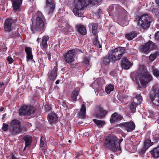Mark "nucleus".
<instances>
[{"mask_svg":"<svg viewBox=\"0 0 159 159\" xmlns=\"http://www.w3.org/2000/svg\"><path fill=\"white\" fill-rule=\"evenodd\" d=\"M98 4V0H73L72 7V11L77 16H83L82 11L89 5L94 6Z\"/></svg>","mask_w":159,"mask_h":159,"instance_id":"1","label":"nucleus"},{"mask_svg":"<svg viewBox=\"0 0 159 159\" xmlns=\"http://www.w3.org/2000/svg\"><path fill=\"white\" fill-rule=\"evenodd\" d=\"M144 66L140 65L139 70L141 71L138 75L139 81L137 82V85L139 88H145L148 86L149 83L153 80L152 75L147 71L144 70Z\"/></svg>","mask_w":159,"mask_h":159,"instance_id":"2","label":"nucleus"},{"mask_svg":"<svg viewBox=\"0 0 159 159\" xmlns=\"http://www.w3.org/2000/svg\"><path fill=\"white\" fill-rule=\"evenodd\" d=\"M37 17L35 24L32 22L31 28V30L34 32L36 31H41L43 29L45 25L44 19L42 13L38 11L36 13Z\"/></svg>","mask_w":159,"mask_h":159,"instance_id":"3","label":"nucleus"},{"mask_svg":"<svg viewBox=\"0 0 159 159\" xmlns=\"http://www.w3.org/2000/svg\"><path fill=\"white\" fill-rule=\"evenodd\" d=\"M118 138L115 136L111 135L106 137L104 145L111 151L114 152L118 151V144L117 143Z\"/></svg>","mask_w":159,"mask_h":159,"instance_id":"4","label":"nucleus"},{"mask_svg":"<svg viewBox=\"0 0 159 159\" xmlns=\"http://www.w3.org/2000/svg\"><path fill=\"white\" fill-rule=\"evenodd\" d=\"M8 131L10 134L16 135L22 131L20 122L18 120L14 119L10 122Z\"/></svg>","mask_w":159,"mask_h":159,"instance_id":"5","label":"nucleus"},{"mask_svg":"<svg viewBox=\"0 0 159 159\" xmlns=\"http://www.w3.org/2000/svg\"><path fill=\"white\" fill-rule=\"evenodd\" d=\"M125 52V48L124 47H118L114 49L110 54L112 61H115L119 60Z\"/></svg>","mask_w":159,"mask_h":159,"instance_id":"6","label":"nucleus"},{"mask_svg":"<svg viewBox=\"0 0 159 159\" xmlns=\"http://www.w3.org/2000/svg\"><path fill=\"white\" fill-rule=\"evenodd\" d=\"M150 17L148 15L144 14L139 19L138 25L140 29H147L150 25Z\"/></svg>","mask_w":159,"mask_h":159,"instance_id":"7","label":"nucleus"},{"mask_svg":"<svg viewBox=\"0 0 159 159\" xmlns=\"http://www.w3.org/2000/svg\"><path fill=\"white\" fill-rule=\"evenodd\" d=\"M114 17L117 20L120 21L121 25L123 26L128 24L127 14L125 10H124L123 12L115 15L114 16Z\"/></svg>","mask_w":159,"mask_h":159,"instance_id":"8","label":"nucleus"},{"mask_svg":"<svg viewBox=\"0 0 159 159\" xmlns=\"http://www.w3.org/2000/svg\"><path fill=\"white\" fill-rule=\"evenodd\" d=\"M75 52L74 50H71L68 51L66 53L64 54L65 60L67 63L71 64L75 61Z\"/></svg>","mask_w":159,"mask_h":159,"instance_id":"9","label":"nucleus"},{"mask_svg":"<svg viewBox=\"0 0 159 159\" xmlns=\"http://www.w3.org/2000/svg\"><path fill=\"white\" fill-rule=\"evenodd\" d=\"M34 111V108L31 106L22 107L19 110V114L20 116H30Z\"/></svg>","mask_w":159,"mask_h":159,"instance_id":"10","label":"nucleus"},{"mask_svg":"<svg viewBox=\"0 0 159 159\" xmlns=\"http://www.w3.org/2000/svg\"><path fill=\"white\" fill-rule=\"evenodd\" d=\"M14 23V20L11 19H7L6 20L4 25V30L8 32L11 31L13 29Z\"/></svg>","mask_w":159,"mask_h":159,"instance_id":"11","label":"nucleus"},{"mask_svg":"<svg viewBox=\"0 0 159 159\" xmlns=\"http://www.w3.org/2000/svg\"><path fill=\"white\" fill-rule=\"evenodd\" d=\"M153 47V43L152 42L149 41L144 45L140 47V50L143 52L148 53L150 52Z\"/></svg>","mask_w":159,"mask_h":159,"instance_id":"12","label":"nucleus"},{"mask_svg":"<svg viewBox=\"0 0 159 159\" xmlns=\"http://www.w3.org/2000/svg\"><path fill=\"white\" fill-rule=\"evenodd\" d=\"M121 125L128 132H130L134 130L135 127L134 123L132 121L125 122L121 124Z\"/></svg>","mask_w":159,"mask_h":159,"instance_id":"13","label":"nucleus"},{"mask_svg":"<svg viewBox=\"0 0 159 159\" xmlns=\"http://www.w3.org/2000/svg\"><path fill=\"white\" fill-rule=\"evenodd\" d=\"M45 8L49 10V13L52 12L55 8V0H46Z\"/></svg>","mask_w":159,"mask_h":159,"instance_id":"14","label":"nucleus"},{"mask_svg":"<svg viewBox=\"0 0 159 159\" xmlns=\"http://www.w3.org/2000/svg\"><path fill=\"white\" fill-rule=\"evenodd\" d=\"M86 103L83 102L80 108V111L79 112V117L81 118L84 119L86 118Z\"/></svg>","mask_w":159,"mask_h":159,"instance_id":"15","label":"nucleus"},{"mask_svg":"<svg viewBox=\"0 0 159 159\" xmlns=\"http://www.w3.org/2000/svg\"><path fill=\"white\" fill-rule=\"evenodd\" d=\"M122 118L120 115L115 112L111 115L110 121L111 123H113L122 120Z\"/></svg>","mask_w":159,"mask_h":159,"instance_id":"16","label":"nucleus"},{"mask_svg":"<svg viewBox=\"0 0 159 159\" xmlns=\"http://www.w3.org/2000/svg\"><path fill=\"white\" fill-rule=\"evenodd\" d=\"M121 66L125 69H128L130 68L131 65L130 63L128 60L125 57H123L122 59Z\"/></svg>","mask_w":159,"mask_h":159,"instance_id":"17","label":"nucleus"},{"mask_svg":"<svg viewBox=\"0 0 159 159\" xmlns=\"http://www.w3.org/2000/svg\"><path fill=\"white\" fill-rule=\"evenodd\" d=\"M57 67L55 66L52 70L48 73V79L51 80H54L57 75Z\"/></svg>","mask_w":159,"mask_h":159,"instance_id":"18","label":"nucleus"},{"mask_svg":"<svg viewBox=\"0 0 159 159\" xmlns=\"http://www.w3.org/2000/svg\"><path fill=\"white\" fill-rule=\"evenodd\" d=\"M48 119L50 123H55L57 120V117L55 113H52L48 115Z\"/></svg>","mask_w":159,"mask_h":159,"instance_id":"19","label":"nucleus"},{"mask_svg":"<svg viewBox=\"0 0 159 159\" xmlns=\"http://www.w3.org/2000/svg\"><path fill=\"white\" fill-rule=\"evenodd\" d=\"M25 51L26 53V61H30L33 58V56L32 54V48H31L26 47L25 48Z\"/></svg>","mask_w":159,"mask_h":159,"instance_id":"20","label":"nucleus"},{"mask_svg":"<svg viewBox=\"0 0 159 159\" xmlns=\"http://www.w3.org/2000/svg\"><path fill=\"white\" fill-rule=\"evenodd\" d=\"M150 96L152 95L153 96L159 95V85L156 84L153 86L152 88Z\"/></svg>","mask_w":159,"mask_h":159,"instance_id":"21","label":"nucleus"},{"mask_svg":"<svg viewBox=\"0 0 159 159\" xmlns=\"http://www.w3.org/2000/svg\"><path fill=\"white\" fill-rule=\"evenodd\" d=\"M22 0H11L12 7L14 10L16 11L20 7L22 2Z\"/></svg>","mask_w":159,"mask_h":159,"instance_id":"22","label":"nucleus"},{"mask_svg":"<svg viewBox=\"0 0 159 159\" xmlns=\"http://www.w3.org/2000/svg\"><path fill=\"white\" fill-rule=\"evenodd\" d=\"M77 31L82 35H85L86 34V30L84 26L81 24L78 25L76 26Z\"/></svg>","mask_w":159,"mask_h":159,"instance_id":"23","label":"nucleus"},{"mask_svg":"<svg viewBox=\"0 0 159 159\" xmlns=\"http://www.w3.org/2000/svg\"><path fill=\"white\" fill-rule=\"evenodd\" d=\"M25 143L24 150L26 148H29L32 142V138L31 136L28 135L25 136L24 138Z\"/></svg>","mask_w":159,"mask_h":159,"instance_id":"24","label":"nucleus"},{"mask_svg":"<svg viewBox=\"0 0 159 159\" xmlns=\"http://www.w3.org/2000/svg\"><path fill=\"white\" fill-rule=\"evenodd\" d=\"M150 152L153 157H159V146L154 148Z\"/></svg>","mask_w":159,"mask_h":159,"instance_id":"25","label":"nucleus"},{"mask_svg":"<svg viewBox=\"0 0 159 159\" xmlns=\"http://www.w3.org/2000/svg\"><path fill=\"white\" fill-rule=\"evenodd\" d=\"M150 97L151 101L154 105L159 106V95L155 96L152 95Z\"/></svg>","mask_w":159,"mask_h":159,"instance_id":"26","label":"nucleus"},{"mask_svg":"<svg viewBox=\"0 0 159 159\" xmlns=\"http://www.w3.org/2000/svg\"><path fill=\"white\" fill-rule=\"evenodd\" d=\"M49 37L48 35L44 36L42 38L41 45L43 48H46L48 47L47 42L49 39Z\"/></svg>","mask_w":159,"mask_h":159,"instance_id":"27","label":"nucleus"},{"mask_svg":"<svg viewBox=\"0 0 159 159\" xmlns=\"http://www.w3.org/2000/svg\"><path fill=\"white\" fill-rule=\"evenodd\" d=\"M137 35L136 32L133 31L125 35V38L128 40H131L135 37Z\"/></svg>","mask_w":159,"mask_h":159,"instance_id":"28","label":"nucleus"},{"mask_svg":"<svg viewBox=\"0 0 159 159\" xmlns=\"http://www.w3.org/2000/svg\"><path fill=\"white\" fill-rule=\"evenodd\" d=\"M79 89H75L74 91L72 93L71 97L72 100L74 101H76L77 100V97L79 95Z\"/></svg>","mask_w":159,"mask_h":159,"instance_id":"29","label":"nucleus"},{"mask_svg":"<svg viewBox=\"0 0 159 159\" xmlns=\"http://www.w3.org/2000/svg\"><path fill=\"white\" fill-rule=\"evenodd\" d=\"M100 113L96 115L97 117L102 118L107 113V111L102 108H100L99 109Z\"/></svg>","mask_w":159,"mask_h":159,"instance_id":"30","label":"nucleus"},{"mask_svg":"<svg viewBox=\"0 0 159 159\" xmlns=\"http://www.w3.org/2000/svg\"><path fill=\"white\" fill-rule=\"evenodd\" d=\"M89 25L92 26V33L94 35H95L98 33V24H97L91 23L89 24Z\"/></svg>","mask_w":159,"mask_h":159,"instance_id":"31","label":"nucleus"},{"mask_svg":"<svg viewBox=\"0 0 159 159\" xmlns=\"http://www.w3.org/2000/svg\"><path fill=\"white\" fill-rule=\"evenodd\" d=\"M93 121L99 128H101L105 125V122L103 120L93 119Z\"/></svg>","mask_w":159,"mask_h":159,"instance_id":"32","label":"nucleus"},{"mask_svg":"<svg viewBox=\"0 0 159 159\" xmlns=\"http://www.w3.org/2000/svg\"><path fill=\"white\" fill-rule=\"evenodd\" d=\"M138 104L136 102L134 101L130 104V109L132 112L134 113L136 112V108Z\"/></svg>","mask_w":159,"mask_h":159,"instance_id":"33","label":"nucleus"},{"mask_svg":"<svg viewBox=\"0 0 159 159\" xmlns=\"http://www.w3.org/2000/svg\"><path fill=\"white\" fill-rule=\"evenodd\" d=\"M110 61H112L111 59L110 54H109L103 58V62L104 64L107 65L108 64Z\"/></svg>","mask_w":159,"mask_h":159,"instance_id":"34","label":"nucleus"},{"mask_svg":"<svg viewBox=\"0 0 159 159\" xmlns=\"http://www.w3.org/2000/svg\"><path fill=\"white\" fill-rule=\"evenodd\" d=\"M136 100H137V102L136 103H137L138 104H140L143 101L142 97L141 95L139 94H137L135 97L134 98V101L135 102Z\"/></svg>","mask_w":159,"mask_h":159,"instance_id":"35","label":"nucleus"},{"mask_svg":"<svg viewBox=\"0 0 159 159\" xmlns=\"http://www.w3.org/2000/svg\"><path fill=\"white\" fill-rule=\"evenodd\" d=\"M84 63L86 66V69L88 70L91 68V66L90 65V63L89 59L87 58H84Z\"/></svg>","mask_w":159,"mask_h":159,"instance_id":"36","label":"nucleus"},{"mask_svg":"<svg viewBox=\"0 0 159 159\" xmlns=\"http://www.w3.org/2000/svg\"><path fill=\"white\" fill-rule=\"evenodd\" d=\"M153 144V143L151 142V140L149 139H148L145 140L144 142V146L147 148H148L149 147L152 146Z\"/></svg>","mask_w":159,"mask_h":159,"instance_id":"37","label":"nucleus"},{"mask_svg":"<svg viewBox=\"0 0 159 159\" xmlns=\"http://www.w3.org/2000/svg\"><path fill=\"white\" fill-rule=\"evenodd\" d=\"M114 89V86L111 84H109L106 88L105 91L106 93L108 94L111 91H113Z\"/></svg>","mask_w":159,"mask_h":159,"instance_id":"38","label":"nucleus"},{"mask_svg":"<svg viewBox=\"0 0 159 159\" xmlns=\"http://www.w3.org/2000/svg\"><path fill=\"white\" fill-rule=\"evenodd\" d=\"M159 55V54L157 52H156L155 53L151 55L149 57L150 60L151 61H153L157 56Z\"/></svg>","mask_w":159,"mask_h":159,"instance_id":"39","label":"nucleus"},{"mask_svg":"<svg viewBox=\"0 0 159 159\" xmlns=\"http://www.w3.org/2000/svg\"><path fill=\"white\" fill-rule=\"evenodd\" d=\"M65 29L66 30L65 31L66 33H67L69 32H72L74 31V29L73 27L70 25H67Z\"/></svg>","mask_w":159,"mask_h":159,"instance_id":"40","label":"nucleus"},{"mask_svg":"<svg viewBox=\"0 0 159 159\" xmlns=\"http://www.w3.org/2000/svg\"><path fill=\"white\" fill-rule=\"evenodd\" d=\"M152 135L154 140H157L159 139V134L157 133L156 131H153Z\"/></svg>","mask_w":159,"mask_h":159,"instance_id":"41","label":"nucleus"},{"mask_svg":"<svg viewBox=\"0 0 159 159\" xmlns=\"http://www.w3.org/2000/svg\"><path fill=\"white\" fill-rule=\"evenodd\" d=\"M93 44L97 47L101 48L102 47V45L100 44L99 42L96 39L93 41Z\"/></svg>","mask_w":159,"mask_h":159,"instance_id":"42","label":"nucleus"},{"mask_svg":"<svg viewBox=\"0 0 159 159\" xmlns=\"http://www.w3.org/2000/svg\"><path fill=\"white\" fill-rule=\"evenodd\" d=\"M153 72L154 75L156 77H158L159 76V71L157 69L153 68Z\"/></svg>","mask_w":159,"mask_h":159,"instance_id":"43","label":"nucleus"},{"mask_svg":"<svg viewBox=\"0 0 159 159\" xmlns=\"http://www.w3.org/2000/svg\"><path fill=\"white\" fill-rule=\"evenodd\" d=\"M8 125L5 123H3L2 125V129L3 130L6 131L8 129Z\"/></svg>","mask_w":159,"mask_h":159,"instance_id":"44","label":"nucleus"},{"mask_svg":"<svg viewBox=\"0 0 159 159\" xmlns=\"http://www.w3.org/2000/svg\"><path fill=\"white\" fill-rule=\"evenodd\" d=\"M44 108L46 111H48L51 110V107L48 105H46L44 106Z\"/></svg>","mask_w":159,"mask_h":159,"instance_id":"45","label":"nucleus"},{"mask_svg":"<svg viewBox=\"0 0 159 159\" xmlns=\"http://www.w3.org/2000/svg\"><path fill=\"white\" fill-rule=\"evenodd\" d=\"M118 141H117V143H118V146L119 148H118V151H120L121 150V149H120V143L123 140V139H118Z\"/></svg>","mask_w":159,"mask_h":159,"instance_id":"46","label":"nucleus"},{"mask_svg":"<svg viewBox=\"0 0 159 159\" xmlns=\"http://www.w3.org/2000/svg\"><path fill=\"white\" fill-rule=\"evenodd\" d=\"M152 12L155 15H157V14L158 12V10L157 9H156L155 8H153L151 10Z\"/></svg>","mask_w":159,"mask_h":159,"instance_id":"47","label":"nucleus"},{"mask_svg":"<svg viewBox=\"0 0 159 159\" xmlns=\"http://www.w3.org/2000/svg\"><path fill=\"white\" fill-rule=\"evenodd\" d=\"M45 145V143L44 141L42 140V138L41 137L40 142V146L42 147H44Z\"/></svg>","mask_w":159,"mask_h":159,"instance_id":"48","label":"nucleus"},{"mask_svg":"<svg viewBox=\"0 0 159 159\" xmlns=\"http://www.w3.org/2000/svg\"><path fill=\"white\" fill-rule=\"evenodd\" d=\"M148 149V148H147L146 147L144 146V147L140 151V153L142 154H143Z\"/></svg>","mask_w":159,"mask_h":159,"instance_id":"49","label":"nucleus"},{"mask_svg":"<svg viewBox=\"0 0 159 159\" xmlns=\"http://www.w3.org/2000/svg\"><path fill=\"white\" fill-rule=\"evenodd\" d=\"M7 60L10 64L12 63L13 61V59L10 57H8Z\"/></svg>","mask_w":159,"mask_h":159,"instance_id":"50","label":"nucleus"},{"mask_svg":"<svg viewBox=\"0 0 159 159\" xmlns=\"http://www.w3.org/2000/svg\"><path fill=\"white\" fill-rule=\"evenodd\" d=\"M155 39L157 40H159V31L155 34Z\"/></svg>","mask_w":159,"mask_h":159,"instance_id":"51","label":"nucleus"},{"mask_svg":"<svg viewBox=\"0 0 159 159\" xmlns=\"http://www.w3.org/2000/svg\"><path fill=\"white\" fill-rule=\"evenodd\" d=\"M122 98L124 99L125 98H127L128 97V96L126 94L122 95Z\"/></svg>","mask_w":159,"mask_h":159,"instance_id":"52","label":"nucleus"},{"mask_svg":"<svg viewBox=\"0 0 159 159\" xmlns=\"http://www.w3.org/2000/svg\"><path fill=\"white\" fill-rule=\"evenodd\" d=\"M11 159H19L18 158H17L15 156L12 154L11 155Z\"/></svg>","mask_w":159,"mask_h":159,"instance_id":"53","label":"nucleus"},{"mask_svg":"<svg viewBox=\"0 0 159 159\" xmlns=\"http://www.w3.org/2000/svg\"><path fill=\"white\" fill-rule=\"evenodd\" d=\"M112 8H113V6H109L108 9V11L110 12L111 11H112Z\"/></svg>","mask_w":159,"mask_h":159,"instance_id":"54","label":"nucleus"},{"mask_svg":"<svg viewBox=\"0 0 159 159\" xmlns=\"http://www.w3.org/2000/svg\"><path fill=\"white\" fill-rule=\"evenodd\" d=\"M62 105L65 108L67 107L66 104V103L64 102H63Z\"/></svg>","mask_w":159,"mask_h":159,"instance_id":"55","label":"nucleus"},{"mask_svg":"<svg viewBox=\"0 0 159 159\" xmlns=\"http://www.w3.org/2000/svg\"><path fill=\"white\" fill-rule=\"evenodd\" d=\"M156 17L157 20L159 21V12H158V13L157 14Z\"/></svg>","mask_w":159,"mask_h":159,"instance_id":"56","label":"nucleus"},{"mask_svg":"<svg viewBox=\"0 0 159 159\" xmlns=\"http://www.w3.org/2000/svg\"><path fill=\"white\" fill-rule=\"evenodd\" d=\"M6 116V114H4L2 115V120H4L5 117V116Z\"/></svg>","mask_w":159,"mask_h":159,"instance_id":"57","label":"nucleus"},{"mask_svg":"<svg viewBox=\"0 0 159 159\" xmlns=\"http://www.w3.org/2000/svg\"><path fill=\"white\" fill-rule=\"evenodd\" d=\"M156 3L159 6V0H156Z\"/></svg>","mask_w":159,"mask_h":159,"instance_id":"58","label":"nucleus"},{"mask_svg":"<svg viewBox=\"0 0 159 159\" xmlns=\"http://www.w3.org/2000/svg\"><path fill=\"white\" fill-rule=\"evenodd\" d=\"M4 110V107H1L0 108V111H2Z\"/></svg>","mask_w":159,"mask_h":159,"instance_id":"59","label":"nucleus"},{"mask_svg":"<svg viewBox=\"0 0 159 159\" xmlns=\"http://www.w3.org/2000/svg\"><path fill=\"white\" fill-rule=\"evenodd\" d=\"M59 83V81L58 80H57L56 82V84H58Z\"/></svg>","mask_w":159,"mask_h":159,"instance_id":"60","label":"nucleus"},{"mask_svg":"<svg viewBox=\"0 0 159 159\" xmlns=\"http://www.w3.org/2000/svg\"><path fill=\"white\" fill-rule=\"evenodd\" d=\"M116 6L118 7V9H121V7L120 6H119V5H116Z\"/></svg>","mask_w":159,"mask_h":159,"instance_id":"61","label":"nucleus"},{"mask_svg":"<svg viewBox=\"0 0 159 159\" xmlns=\"http://www.w3.org/2000/svg\"><path fill=\"white\" fill-rule=\"evenodd\" d=\"M4 85V83L2 82V83H1L0 82V86H2V85Z\"/></svg>","mask_w":159,"mask_h":159,"instance_id":"62","label":"nucleus"},{"mask_svg":"<svg viewBox=\"0 0 159 159\" xmlns=\"http://www.w3.org/2000/svg\"><path fill=\"white\" fill-rule=\"evenodd\" d=\"M40 39L39 38H38L37 39V41H38V42H39V40H40Z\"/></svg>","mask_w":159,"mask_h":159,"instance_id":"63","label":"nucleus"},{"mask_svg":"<svg viewBox=\"0 0 159 159\" xmlns=\"http://www.w3.org/2000/svg\"><path fill=\"white\" fill-rule=\"evenodd\" d=\"M156 27L157 28H159V24H157L156 25Z\"/></svg>","mask_w":159,"mask_h":159,"instance_id":"64","label":"nucleus"}]
</instances>
